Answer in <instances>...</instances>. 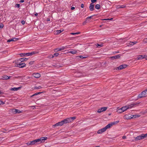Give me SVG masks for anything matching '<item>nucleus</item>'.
Masks as SVG:
<instances>
[{
  "label": "nucleus",
  "mask_w": 147,
  "mask_h": 147,
  "mask_svg": "<svg viewBox=\"0 0 147 147\" xmlns=\"http://www.w3.org/2000/svg\"><path fill=\"white\" fill-rule=\"evenodd\" d=\"M26 144L28 145H31V142L30 141V142H28Z\"/></svg>",
  "instance_id": "obj_47"
},
{
  "label": "nucleus",
  "mask_w": 147,
  "mask_h": 147,
  "mask_svg": "<svg viewBox=\"0 0 147 147\" xmlns=\"http://www.w3.org/2000/svg\"><path fill=\"white\" fill-rule=\"evenodd\" d=\"M106 129L105 127L97 131V133L98 134H101L102 133L106 131Z\"/></svg>",
  "instance_id": "obj_11"
},
{
  "label": "nucleus",
  "mask_w": 147,
  "mask_h": 147,
  "mask_svg": "<svg viewBox=\"0 0 147 147\" xmlns=\"http://www.w3.org/2000/svg\"><path fill=\"white\" fill-rule=\"evenodd\" d=\"M127 65H122L117 67V68L119 70H121L127 67Z\"/></svg>",
  "instance_id": "obj_6"
},
{
  "label": "nucleus",
  "mask_w": 147,
  "mask_h": 147,
  "mask_svg": "<svg viewBox=\"0 0 147 147\" xmlns=\"http://www.w3.org/2000/svg\"><path fill=\"white\" fill-rule=\"evenodd\" d=\"M102 25H101L100 26V27H102Z\"/></svg>",
  "instance_id": "obj_62"
},
{
  "label": "nucleus",
  "mask_w": 147,
  "mask_h": 147,
  "mask_svg": "<svg viewBox=\"0 0 147 147\" xmlns=\"http://www.w3.org/2000/svg\"><path fill=\"white\" fill-rule=\"evenodd\" d=\"M120 6H121V5H117V8H121V7H120Z\"/></svg>",
  "instance_id": "obj_60"
},
{
  "label": "nucleus",
  "mask_w": 147,
  "mask_h": 147,
  "mask_svg": "<svg viewBox=\"0 0 147 147\" xmlns=\"http://www.w3.org/2000/svg\"><path fill=\"white\" fill-rule=\"evenodd\" d=\"M144 56L142 55H140L139 57L138 58V59L139 60L140 59H143L144 58Z\"/></svg>",
  "instance_id": "obj_31"
},
{
  "label": "nucleus",
  "mask_w": 147,
  "mask_h": 147,
  "mask_svg": "<svg viewBox=\"0 0 147 147\" xmlns=\"http://www.w3.org/2000/svg\"><path fill=\"white\" fill-rule=\"evenodd\" d=\"M3 24H0V28H3Z\"/></svg>",
  "instance_id": "obj_44"
},
{
  "label": "nucleus",
  "mask_w": 147,
  "mask_h": 147,
  "mask_svg": "<svg viewBox=\"0 0 147 147\" xmlns=\"http://www.w3.org/2000/svg\"><path fill=\"white\" fill-rule=\"evenodd\" d=\"M65 49V48L64 47H63L61 48H57L55 49L54 50V51L55 52H58L60 51H61L63 50H64Z\"/></svg>",
  "instance_id": "obj_12"
},
{
  "label": "nucleus",
  "mask_w": 147,
  "mask_h": 147,
  "mask_svg": "<svg viewBox=\"0 0 147 147\" xmlns=\"http://www.w3.org/2000/svg\"><path fill=\"white\" fill-rule=\"evenodd\" d=\"M140 116L138 115H133V117L134 116L135 118H136V117H140Z\"/></svg>",
  "instance_id": "obj_43"
},
{
  "label": "nucleus",
  "mask_w": 147,
  "mask_h": 147,
  "mask_svg": "<svg viewBox=\"0 0 147 147\" xmlns=\"http://www.w3.org/2000/svg\"><path fill=\"white\" fill-rule=\"evenodd\" d=\"M97 1V0H91V1L92 2V3H94L95 2H96Z\"/></svg>",
  "instance_id": "obj_46"
},
{
  "label": "nucleus",
  "mask_w": 147,
  "mask_h": 147,
  "mask_svg": "<svg viewBox=\"0 0 147 147\" xmlns=\"http://www.w3.org/2000/svg\"><path fill=\"white\" fill-rule=\"evenodd\" d=\"M21 88V87L11 88L10 89L11 90L17 91Z\"/></svg>",
  "instance_id": "obj_22"
},
{
  "label": "nucleus",
  "mask_w": 147,
  "mask_h": 147,
  "mask_svg": "<svg viewBox=\"0 0 147 147\" xmlns=\"http://www.w3.org/2000/svg\"><path fill=\"white\" fill-rule=\"evenodd\" d=\"M34 62V61H31L30 62H29V64L30 65H32L33 64Z\"/></svg>",
  "instance_id": "obj_40"
},
{
  "label": "nucleus",
  "mask_w": 147,
  "mask_h": 147,
  "mask_svg": "<svg viewBox=\"0 0 147 147\" xmlns=\"http://www.w3.org/2000/svg\"><path fill=\"white\" fill-rule=\"evenodd\" d=\"M57 34H60L62 32V31H61V30L57 31Z\"/></svg>",
  "instance_id": "obj_50"
},
{
  "label": "nucleus",
  "mask_w": 147,
  "mask_h": 147,
  "mask_svg": "<svg viewBox=\"0 0 147 147\" xmlns=\"http://www.w3.org/2000/svg\"><path fill=\"white\" fill-rule=\"evenodd\" d=\"M126 7V6L124 5H121L120 6V7L121 8H124Z\"/></svg>",
  "instance_id": "obj_45"
},
{
  "label": "nucleus",
  "mask_w": 147,
  "mask_h": 147,
  "mask_svg": "<svg viewBox=\"0 0 147 147\" xmlns=\"http://www.w3.org/2000/svg\"><path fill=\"white\" fill-rule=\"evenodd\" d=\"M63 122V124L64 123H69L71 122L69 118H67L66 119H64L62 120Z\"/></svg>",
  "instance_id": "obj_10"
},
{
  "label": "nucleus",
  "mask_w": 147,
  "mask_h": 147,
  "mask_svg": "<svg viewBox=\"0 0 147 147\" xmlns=\"http://www.w3.org/2000/svg\"><path fill=\"white\" fill-rule=\"evenodd\" d=\"M129 108H131V107H130L129 105L127 106H123L121 107V109H122V110H123V112L125 111L128 109Z\"/></svg>",
  "instance_id": "obj_7"
},
{
  "label": "nucleus",
  "mask_w": 147,
  "mask_h": 147,
  "mask_svg": "<svg viewBox=\"0 0 147 147\" xmlns=\"http://www.w3.org/2000/svg\"><path fill=\"white\" fill-rule=\"evenodd\" d=\"M134 140L133 141H138L139 140H142V137L141 135H140V136H137L136 137H134Z\"/></svg>",
  "instance_id": "obj_9"
},
{
  "label": "nucleus",
  "mask_w": 147,
  "mask_h": 147,
  "mask_svg": "<svg viewBox=\"0 0 147 147\" xmlns=\"http://www.w3.org/2000/svg\"><path fill=\"white\" fill-rule=\"evenodd\" d=\"M7 131V130L5 129H2L1 130V131L3 132V133H6V131Z\"/></svg>",
  "instance_id": "obj_34"
},
{
  "label": "nucleus",
  "mask_w": 147,
  "mask_h": 147,
  "mask_svg": "<svg viewBox=\"0 0 147 147\" xmlns=\"http://www.w3.org/2000/svg\"><path fill=\"white\" fill-rule=\"evenodd\" d=\"M34 15L35 16H37L38 15V13H36L35 14H34Z\"/></svg>",
  "instance_id": "obj_61"
},
{
  "label": "nucleus",
  "mask_w": 147,
  "mask_h": 147,
  "mask_svg": "<svg viewBox=\"0 0 147 147\" xmlns=\"http://www.w3.org/2000/svg\"><path fill=\"white\" fill-rule=\"evenodd\" d=\"M75 7H71V9L72 10L74 9H75Z\"/></svg>",
  "instance_id": "obj_59"
},
{
  "label": "nucleus",
  "mask_w": 147,
  "mask_h": 147,
  "mask_svg": "<svg viewBox=\"0 0 147 147\" xmlns=\"http://www.w3.org/2000/svg\"><path fill=\"white\" fill-rule=\"evenodd\" d=\"M94 5L92 3H91L90 4V6L89 7V9L91 11H93L94 9Z\"/></svg>",
  "instance_id": "obj_13"
},
{
  "label": "nucleus",
  "mask_w": 147,
  "mask_h": 147,
  "mask_svg": "<svg viewBox=\"0 0 147 147\" xmlns=\"http://www.w3.org/2000/svg\"><path fill=\"white\" fill-rule=\"evenodd\" d=\"M42 87L40 86H39L38 87H34V89H39L41 88Z\"/></svg>",
  "instance_id": "obj_33"
},
{
  "label": "nucleus",
  "mask_w": 147,
  "mask_h": 147,
  "mask_svg": "<svg viewBox=\"0 0 147 147\" xmlns=\"http://www.w3.org/2000/svg\"><path fill=\"white\" fill-rule=\"evenodd\" d=\"M13 38L11 39H9L7 40V42H9L11 41H13Z\"/></svg>",
  "instance_id": "obj_38"
},
{
  "label": "nucleus",
  "mask_w": 147,
  "mask_h": 147,
  "mask_svg": "<svg viewBox=\"0 0 147 147\" xmlns=\"http://www.w3.org/2000/svg\"><path fill=\"white\" fill-rule=\"evenodd\" d=\"M113 19V18H111L110 19H102V20H110Z\"/></svg>",
  "instance_id": "obj_48"
},
{
  "label": "nucleus",
  "mask_w": 147,
  "mask_h": 147,
  "mask_svg": "<svg viewBox=\"0 0 147 147\" xmlns=\"http://www.w3.org/2000/svg\"><path fill=\"white\" fill-rule=\"evenodd\" d=\"M139 103L135 102L130 104L129 105L131 107V108L133 107L138 105Z\"/></svg>",
  "instance_id": "obj_20"
},
{
  "label": "nucleus",
  "mask_w": 147,
  "mask_h": 147,
  "mask_svg": "<svg viewBox=\"0 0 147 147\" xmlns=\"http://www.w3.org/2000/svg\"><path fill=\"white\" fill-rule=\"evenodd\" d=\"M120 57V56L119 55H117L113 56L111 57V58L112 59H117L119 58Z\"/></svg>",
  "instance_id": "obj_17"
},
{
  "label": "nucleus",
  "mask_w": 147,
  "mask_h": 147,
  "mask_svg": "<svg viewBox=\"0 0 147 147\" xmlns=\"http://www.w3.org/2000/svg\"><path fill=\"white\" fill-rule=\"evenodd\" d=\"M20 6V5L19 4L17 3V4H16L15 5L16 7H17L18 8H19V7Z\"/></svg>",
  "instance_id": "obj_42"
},
{
  "label": "nucleus",
  "mask_w": 147,
  "mask_h": 147,
  "mask_svg": "<svg viewBox=\"0 0 147 147\" xmlns=\"http://www.w3.org/2000/svg\"><path fill=\"white\" fill-rule=\"evenodd\" d=\"M47 137H42L40 139H36L31 142V145L34 144L36 143H38L40 144L42 142H44V141L47 140Z\"/></svg>",
  "instance_id": "obj_1"
},
{
  "label": "nucleus",
  "mask_w": 147,
  "mask_h": 147,
  "mask_svg": "<svg viewBox=\"0 0 147 147\" xmlns=\"http://www.w3.org/2000/svg\"><path fill=\"white\" fill-rule=\"evenodd\" d=\"M42 93V92H36L33 95H32V96H31V97H32L34 96L37 95L41 93Z\"/></svg>",
  "instance_id": "obj_30"
},
{
  "label": "nucleus",
  "mask_w": 147,
  "mask_h": 147,
  "mask_svg": "<svg viewBox=\"0 0 147 147\" xmlns=\"http://www.w3.org/2000/svg\"><path fill=\"white\" fill-rule=\"evenodd\" d=\"M103 46V45L102 44H101L100 45V44H97L96 45V46L97 47L100 46V47H102Z\"/></svg>",
  "instance_id": "obj_39"
},
{
  "label": "nucleus",
  "mask_w": 147,
  "mask_h": 147,
  "mask_svg": "<svg viewBox=\"0 0 147 147\" xmlns=\"http://www.w3.org/2000/svg\"><path fill=\"white\" fill-rule=\"evenodd\" d=\"M93 16H90V17H88L86 19L87 20H88V19H90Z\"/></svg>",
  "instance_id": "obj_49"
},
{
  "label": "nucleus",
  "mask_w": 147,
  "mask_h": 147,
  "mask_svg": "<svg viewBox=\"0 0 147 147\" xmlns=\"http://www.w3.org/2000/svg\"><path fill=\"white\" fill-rule=\"evenodd\" d=\"M146 95H147V88L146 90L142 91V93L139 94L138 96V98H141L146 96Z\"/></svg>",
  "instance_id": "obj_2"
},
{
  "label": "nucleus",
  "mask_w": 147,
  "mask_h": 147,
  "mask_svg": "<svg viewBox=\"0 0 147 147\" xmlns=\"http://www.w3.org/2000/svg\"><path fill=\"white\" fill-rule=\"evenodd\" d=\"M11 76H8L7 75H4L2 77L3 79L5 80H7L9 79Z\"/></svg>",
  "instance_id": "obj_21"
},
{
  "label": "nucleus",
  "mask_w": 147,
  "mask_h": 147,
  "mask_svg": "<svg viewBox=\"0 0 147 147\" xmlns=\"http://www.w3.org/2000/svg\"><path fill=\"white\" fill-rule=\"evenodd\" d=\"M13 41H17L19 40V38H13Z\"/></svg>",
  "instance_id": "obj_35"
},
{
  "label": "nucleus",
  "mask_w": 147,
  "mask_h": 147,
  "mask_svg": "<svg viewBox=\"0 0 147 147\" xmlns=\"http://www.w3.org/2000/svg\"><path fill=\"white\" fill-rule=\"evenodd\" d=\"M80 32H76V33H71V34L72 35H75V34H80Z\"/></svg>",
  "instance_id": "obj_37"
},
{
  "label": "nucleus",
  "mask_w": 147,
  "mask_h": 147,
  "mask_svg": "<svg viewBox=\"0 0 147 147\" xmlns=\"http://www.w3.org/2000/svg\"><path fill=\"white\" fill-rule=\"evenodd\" d=\"M28 59V58H22L20 59L18 61V62L21 61V62H22L24 61H26Z\"/></svg>",
  "instance_id": "obj_15"
},
{
  "label": "nucleus",
  "mask_w": 147,
  "mask_h": 147,
  "mask_svg": "<svg viewBox=\"0 0 147 147\" xmlns=\"http://www.w3.org/2000/svg\"><path fill=\"white\" fill-rule=\"evenodd\" d=\"M107 107H102L98 110L97 112L99 113H100L102 112L105 111L107 109Z\"/></svg>",
  "instance_id": "obj_5"
},
{
  "label": "nucleus",
  "mask_w": 147,
  "mask_h": 147,
  "mask_svg": "<svg viewBox=\"0 0 147 147\" xmlns=\"http://www.w3.org/2000/svg\"><path fill=\"white\" fill-rule=\"evenodd\" d=\"M69 52L72 54H75L77 52L76 51L72 50V51H69Z\"/></svg>",
  "instance_id": "obj_26"
},
{
  "label": "nucleus",
  "mask_w": 147,
  "mask_h": 147,
  "mask_svg": "<svg viewBox=\"0 0 147 147\" xmlns=\"http://www.w3.org/2000/svg\"><path fill=\"white\" fill-rule=\"evenodd\" d=\"M117 112L119 113H121L123 112V111L122 110V109H121V108L120 109H118L117 111Z\"/></svg>",
  "instance_id": "obj_27"
},
{
  "label": "nucleus",
  "mask_w": 147,
  "mask_h": 147,
  "mask_svg": "<svg viewBox=\"0 0 147 147\" xmlns=\"http://www.w3.org/2000/svg\"><path fill=\"white\" fill-rule=\"evenodd\" d=\"M63 121H62L61 122H59L55 124L54 125H53V127H55L56 126H62L63 124Z\"/></svg>",
  "instance_id": "obj_4"
},
{
  "label": "nucleus",
  "mask_w": 147,
  "mask_h": 147,
  "mask_svg": "<svg viewBox=\"0 0 147 147\" xmlns=\"http://www.w3.org/2000/svg\"><path fill=\"white\" fill-rule=\"evenodd\" d=\"M144 42L147 43V38L144 39Z\"/></svg>",
  "instance_id": "obj_52"
},
{
  "label": "nucleus",
  "mask_w": 147,
  "mask_h": 147,
  "mask_svg": "<svg viewBox=\"0 0 147 147\" xmlns=\"http://www.w3.org/2000/svg\"><path fill=\"white\" fill-rule=\"evenodd\" d=\"M146 135H147V134H146Z\"/></svg>",
  "instance_id": "obj_64"
},
{
  "label": "nucleus",
  "mask_w": 147,
  "mask_h": 147,
  "mask_svg": "<svg viewBox=\"0 0 147 147\" xmlns=\"http://www.w3.org/2000/svg\"><path fill=\"white\" fill-rule=\"evenodd\" d=\"M1 92L0 91V94H1Z\"/></svg>",
  "instance_id": "obj_63"
},
{
  "label": "nucleus",
  "mask_w": 147,
  "mask_h": 147,
  "mask_svg": "<svg viewBox=\"0 0 147 147\" xmlns=\"http://www.w3.org/2000/svg\"><path fill=\"white\" fill-rule=\"evenodd\" d=\"M4 104V103L3 102V101L0 100V105L1 104Z\"/></svg>",
  "instance_id": "obj_54"
},
{
  "label": "nucleus",
  "mask_w": 147,
  "mask_h": 147,
  "mask_svg": "<svg viewBox=\"0 0 147 147\" xmlns=\"http://www.w3.org/2000/svg\"><path fill=\"white\" fill-rule=\"evenodd\" d=\"M77 57H80V58H82V59H84V58H85L87 57H84L82 55L78 56Z\"/></svg>",
  "instance_id": "obj_32"
},
{
  "label": "nucleus",
  "mask_w": 147,
  "mask_h": 147,
  "mask_svg": "<svg viewBox=\"0 0 147 147\" xmlns=\"http://www.w3.org/2000/svg\"><path fill=\"white\" fill-rule=\"evenodd\" d=\"M142 139H143L145 138H146L147 139V135L146 134H141Z\"/></svg>",
  "instance_id": "obj_23"
},
{
  "label": "nucleus",
  "mask_w": 147,
  "mask_h": 147,
  "mask_svg": "<svg viewBox=\"0 0 147 147\" xmlns=\"http://www.w3.org/2000/svg\"><path fill=\"white\" fill-rule=\"evenodd\" d=\"M81 7H82V8H83L84 7V4H81Z\"/></svg>",
  "instance_id": "obj_56"
},
{
  "label": "nucleus",
  "mask_w": 147,
  "mask_h": 147,
  "mask_svg": "<svg viewBox=\"0 0 147 147\" xmlns=\"http://www.w3.org/2000/svg\"><path fill=\"white\" fill-rule=\"evenodd\" d=\"M24 2V0H20V2L21 3H23Z\"/></svg>",
  "instance_id": "obj_57"
},
{
  "label": "nucleus",
  "mask_w": 147,
  "mask_h": 147,
  "mask_svg": "<svg viewBox=\"0 0 147 147\" xmlns=\"http://www.w3.org/2000/svg\"><path fill=\"white\" fill-rule=\"evenodd\" d=\"M33 76L34 77L36 78H39L40 76V74L38 73H34L33 74Z\"/></svg>",
  "instance_id": "obj_16"
},
{
  "label": "nucleus",
  "mask_w": 147,
  "mask_h": 147,
  "mask_svg": "<svg viewBox=\"0 0 147 147\" xmlns=\"http://www.w3.org/2000/svg\"><path fill=\"white\" fill-rule=\"evenodd\" d=\"M137 42L136 41H134V42H132V43H133V44L134 45L136 44Z\"/></svg>",
  "instance_id": "obj_53"
},
{
  "label": "nucleus",
  "mask_w": 147,
  "mask_h": 147,
  "mask_svg": "<svg viewBox=\"0 0 147 147\" xmlns=\"http://www.w3.org/2000/svg\"><path fill=\"white\" fill-rule=\"evenodd\" d=\"M127 115H125L124 116V117L126 119H130L132 117H127Z\"/></svg>",
  "instance_id": "obj_41"
},
{
  "label": "nucleus",
  "mask_w": 147,
  "mask_h": 147,
  "mask_svg": "<svg viewBox=\"0 0 147 147\" xmlns=\"http://www.w3.org/2000/svg\"><path fill=\"white\" fill-rule=\"evenodd\" d=\"M100 5L99 4H97L96 5L95 8L96 9H100Z\"/></svg>",
  "instance_id": "obj_28"
},
{
  "label": "nucleus",
  "mask_w": 147,
  "mask_h": 147,
  "mask_svg": "<svg viewBox=\"0 0 147 147\" xmlns=\"http://www.w3.org/2000/svg\"><path fill=\"white\" fill-rule=\"evenodd\" d=\"M119 122V121H115L113 122L112 123L113 124V125L115 124L118 123Z\"/></svg>",
  "instance_id": "obj_36"
},
{
  "label": "nucleus",
  "mask_w": 147,
  "mask_h": 147,
  "mask_svg": "<svg viewBox=\"0 0 147 147\" xmlns=\"http://www.w3.org/2000/svg\"><path fill=\"white\" fill-rule=\"evenodd\" d=\"M113 125L112 123H109L105 127L106 129V130L107 129L111 127Z\"/></svg>",
  "instance_id": "obj_18"
},
{
  "label": "nucleus",
  "mask_w": 147,
  "mask_h": 147,
  "mask_svg": "<svg viewBox=\"0 0 147 147\" xmlns=\"http://www.w3.org/2000/svg\"><path fill=\"white\" fill-rule=\"evenodd\" d=\"M12 111L13 113L15 114L17 113H20L22 112L21 111L16 109H13Z\"/></svg>",
  "instance_id": "obj_8"
},
{
  "label": "nucleus",
  "mask_w": 147,
  "mask_h": 147,
  "mask_svg": "<svg viewBox=\"0 0 147 147\" xmlns=\"http://www.w3.org/2000/svg\"><path fill=\"white\" fill-rule=\"evenodd\" d=\"M76 117H71L69 118V119L70 120L71 122L73 121V120H74L75 119H76Z\"/></svg>",
  "instance_id": "obj_29"
},
{
  "label": "nucleus",
  "mask_w": 147,
  "mask_h": 147,
  "mask_svg": "<svg viewBox=\"0 0 147 147\" xmlns=\"http://www.w3.org/2000/svg\"><path fill=\"white\" fill-rule=\"evenodd\" d=\"M38 52L37 51H33L31 53H28V56H31L34 54H37L38 53Z\"/></svg>",
  "instance_id": "obj_14"
},
{
  "label": "nucleus",
  "mask_w": 147,
  "mask_h": 147,
  "mask_svg": "<svg viewBox=\"0 0 147 147\" xmlns=\"http://www.w3.org/2000/svg\"><path fill=\"white\" fill-rule=\"evenodd\" d=\"M21 23L23 25H24L25 24V22L24 20H22L21 22Z\"/></svg>",
  "instance_id": "obj_51"
},
{
  "label": "nucleus",
  "mask_w": 147,
  "mask_h": 147,
  "mask_svg": "<svg viewBox=\"0 0 147 147\" xmlns=\"http://www.w3.org/2000/svg\"><path fill=\"white\" fill-rule=\"evenodd\" d=\"M113 125L112 123H109L105 127L106 129V130L107 129L111 127Z\"/></svg>",
  "instance_id": "obj_19"
},
{
  "label": "nucleus",
  "mask_w": 147,
  "mask_h": 147,
  "mask_svg": "<svg viewBox=\"0 0 147 147\" xmlns=\"http://www.w3.org/2000/svg\"><path fill=\"white\" fill-rule=\"evenodd\" d=\"M21 57H24L26 56H28V53H21L20 54Z\"/></svg>",
  "instance_id": "obj_24"
},
{
  "label": "nucleus",
  "mask_w": 147,
  "mask_h": 147,
  "mask_svg": "<svg viewBox=\"0 0 147 147\" xmlns=\"http://www.w3.org/2000/svg\"><path fill=\"white\" fill-rule=\"evenodd\" d=\"M17 63H19V64H17L16 66L21 68H22L26 66V64L24 63H19L18 62Z\"/></svg>",
  "instance_id": "obj_3"
},
{
  "label": "nucleus",
  "mask_w": 147,
  "mask_h": 147,
  "mask_svg": "<svg viewBox=\"0 0 147 147\" xmlns=\"http://www.w3.org/2000/svg\"><path fill=\"white\" fill-rule=\"evenodd\" d=\"M126 138V137L125 136H123L122 137V138L123 139H125Z\"/></svg>",
  "instance_id": "obj_55"
},
{
  "label": "nucleus",
  "mask_w": 147,
  "mask_h": 147,
  "mask_svg": "<svg viewBox=\"0 0 147 147\" xmlns=\"http://www.w3.org/2000/svg\"><path fill=\"white\" fill-rule=\"evenodd\" d=\"M59 54L58 53H55L53 55H51V56H52V57L50 58H53L54 56L57 57L59 55Z\"/></svg>",
  "instance_id": "obj_25"
},
{
  "label": "nucleus",
  "mask_w": 147,
  "mask_h": 147,
  "mask_svg": "<svg viewBox=\"0 0 147 147\" xmlns=\"http://www.w3.org/2000/svg\"><path fill=\"white\" fill-rule=\"evenodd\" d=\"M130 43H129V45H134V44H133V43H132V42H130Z\"/></svg>",
  "instance_id": "obj_58"
}]
</instances>
